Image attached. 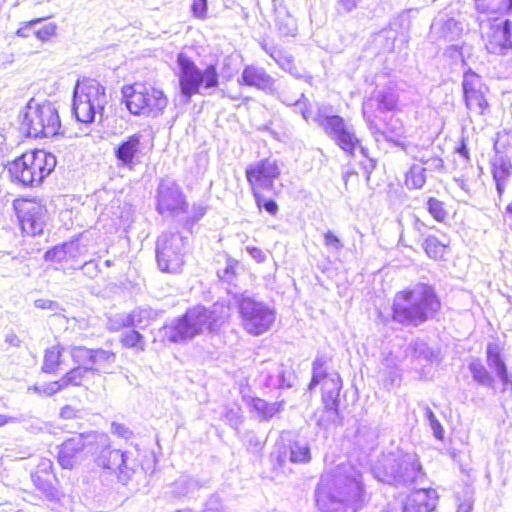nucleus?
Wrapping results in <instances>:
<instances>
[{"instance_id":"5fc2aeb1","label":"nucleus","mask_w":512,"mask_h":512,"mask_svg":"<svg viewBox=\"0 0 512 512\" xmlns=\"http://www.w3.org/2000/svg\"><path fill=\"white\" fill-rule=\"evenodd\" d=\"M68 249H66V243L56 246L45 253V259L50 261L62 262L70 260L68 256Z\"/></svg>"},{"instance_id":"c756f323","label":"nucleus","mask_w":512,"mask_h":512,"mask_svg":"<svg viewBox=\"0 0 512 512\" xmlns=\"http://www.w3.org/2000/svg\"><path fill=\"white\" fill-rule=\"evenodd\" d=\"M145 102H147L148 117H157L163 113L168 104V99L163 91L152 86H145Z\"/></svg>"},{"instance_id":"6e6d98bb","label":"nucleus","mask_w":512,"mask_h":512,"mask_svg":"<svg viewBox=\"0 0 512 512\" xmlns=\"http://www.w3.org/2000/svg\"><path fill=\"white\" fill-rule=\"evenodd\" d=\"M426 417L429 421V424L433 431L434 436L438 440H442L443 436H444V429L430 408L426 409Z\"/></svg>"},{"instance_id":"39448f33","label":"nucleus","mask_w":512,"mask_h":512,"mask_svg":"<svg viewBox=\"0 0 512 512\" xmlns=\"http://www.w3.org/2000/svg\"><path fill=\"white\" fill-rule=\"evenodd\" d=\"M56 158L45 150L22 154L7 166L12 181L26 187L38 186L55 169Z\"/></svg>"},{"instance_id":"c9c22d12","label":"nucleus","mask_w":512,"mask_h":512,"mask_svg":"<svg viewBox=\"0 0 512 512\" xmlns=\"http://www.w3.org/2000/svg\"><path fill=\"white\" fill-rule=\"evenodd\" d=\"M95 373L97 369L89 366H77L68 371L60 380L64 389L69 386H79L82 384L88 373Z\"/></svg>"},{"instance_id":"a211bd4d","label":"nucleus","mask_w":512,"mask_h":512,"mask_svg":"<svg viewBox=\"0 0 512 512\" xmlns=\"http://www.w3.org/2000/svg\"><path fill=\"white\" fill-rule=\"evenodd\" d=\"M245 174L253 195H257V192L273 188L274 181L280 175V168L276 160L267 158L248 166Z\"/></svg>"},{"instance_id":"f03ea898","label":"nucleus","mask_w":512,"mask_h":512,"mask_svg":"<svg viewBox=\"0 0 512 512\" xmlns=\"http://www.w3.org/2000/svg\"><path fill=\"white\" fill-rule=\"evenodd\" d=\"M441 308L434 289L419 283L410 289L396 293L392 306V318L402 325L419 326L434 318Z\"/></svg>"},{"instance_id":"c85d7f7f","label":"nucleus","mask_w":512,"mask_h":512,"mask_svg":"<svg viewBox=\"0 0 512 512\" xmlns=\"http://www.w3.org/2000/svg\"><path fill=\"white\" fill-rule=\"evenodd\" d=\"M87 101L88 98L83 96L82 91H73L72 112L77 121L85 124L94 122L98 115L95 106H90Z\"/></svg>"},{"instance_id":"2eb2a0df","label":"nucleus","mask_w":512,"mask_h":512,"mask_svg":"<svg viewBox=\"0 0 512 512\" xmlns=\"http://www.w3.org/2000/svg\"><path fill=\"white\" fill-rule=\"evenodd\" d=\"M398 104V96L391 89L378 90L363 103V116L371 133L376 136L384 135L376 122V112L384 113L393 111Z\"/></svg>"},{"instance_id":"603ef678","label":"nucleus","mask_w":512,"mask_h":512,"mask_svg":"<svg viewBox=\"0 0 512 512\" xmlns=\"http://www.w3.org/2000/svg\"><path fill=\"white\" fill-rule=\"evenodd\" d=\"M71 357L74 362L78 363V366H91L93 349L86 347H73L70 351Z\"/></svg>"},{"instance_id":"9b49d317","label":"nucleus","mask_w":512,"mask_h":512,"mask_svg":"<svg viewBox=\"0 0 512 512\" xmlns=\"http://www.w3.org/2000/svg\"><path fill=\"white\" fill-rule=\"evenodd\" d=\"M187 238L179 233L164 232L156 243V260L162 272L178 273L184 264Z\"/></svg>"},{"instance_id":"1a4fd4ad","label":"nucleus","mask_w":512,"mask_h":512,"mask_svg":"<svg viewBox=\"0 0 512 512\" xmlns=\"http://www.w3.org/2000/svg\"><path fill=\"white\" fill-rule=\"evenodd\" d=\"M237 306L241 325L251 335L259 336L266 333L275 322V309L246 293L237 297Z\"/></svg>"},{"instance_id":"0e129e2a","label":"nucleus","mask_w":512,"mask_h":512,"mask_svg":"<svg viewBox=\"0 0 512 512\" xmlns=\"http://www.w3.org/2000/svg\"><path fill=\"white\" fill-rule=\"evenodd\" d=\"M324 245L327 248L334 249L339 251L343 248V244L340 239L331 231H327L324 233Z\"/></svg>"},{"instance_id":"4d7b16f0","label":"nucleus","mask_w":512,"mask_h":512,"mask_svg":"<svg viewBox=\"0 0 512 512\" xmlns=\"http://www.w3.org/2000/svg\"><path fill=\"white\" fill-rule=\"evenodd\" d=\"M254 197L259 208L265 209L271 215L277 213L278 205L274 200L266 199L260 192H257V195H254Z\"/></svg>"},{"instance_id":"bf43d9fd","label":"nucleus","mask_w":512,"mask_h":512,"mask_svg":"<svg viewBox=\"0 0 512 512\" xmlns=\"http://www.w3.org/2000/svg\"><path fill=\"white\" fill-rule=\"evenodd\" d=\"M35 484L49 500H55L57 498V491L51 483L42 481L40 478H38L35 480Z\"/></svg>"},{"instance_id":"20e7f679","label":"nucleus","mask_w":512,"mask_h":512,"mask_svg":"<svg viewBox=\"0 0 512 512\" xmlns=\"http://www.w3.org/2000/svg\"><path fill=\"white\" fill-rule=\"evenodd\" d=\"M375 477L388 484L409 485L423 480L425 473L415 453L390 452L373 467Z\"/></svg>"},{"instance_id":"774afa93","label":"nucleus","mask_w":512,"mask_h":512,"mask_svg":"<svg viewBox=\"0 0 512 512\" xmlns=\"http://www.w3.org/2000/svg\"><path fill=\"white\" fill-rule=\"evenodd\" d=\"M456 154L458 155L459 163L463 167H467L470 163V156H469V150L463 141H462L461 145L456 149Z\"/></svg>"},{"instance_id":"0eeeda50","label":"nucleus","mask_w":512,"mask_h":512,"mask_svg":"<svg viewBox=\"0 0 512 512\" xmlns=\"http://www.w3.org/2000/svg\"><path fill=\"white\" fill-rule=\"evenodd\" d=\"M20 130L28 137H52L58 134L61 121L55 105L31 99L21 113Z\"/></svg>"},{"instance_id":"de8ad7c7","label":"nucleus","mask_w":512,"mask_h":512,"mask_svg":"<svg viewBox=\"0 0 512 512\" xmlns=\"http://www.w3.org/2000/svg\"><path fill=\"white\" fill-rule=\"evenodd\" d=\"M423 171L426 172H442L444 170V161L439 156L426 153L419 158V163Z\"/></svg>"},{"instance_id":"412c9836","label":"nucleus","mask_w":512,"mask_h":512,"mask_svg":"<svg viewBox=\"0 0 512 512\" xmlns=\"http://www.w3.org/2000/svg\"><path fill=\"white\" fill-rule=\"evenodd\" d=\"M274 464L283 469L289 461L295 464L308 463L311 459L310 447L302 441H294L289 448L280 446L272 453Z\"/></svg>"},{"instance_id":"a19ab883","label":"nucleus","mask_w":512,"mask_h":512,"mask_svg":"<svg viewBox=\"0 0 512 512\" xmlns=\"http://www.w3.org/2000/svg\"><path fill=\"white\" fill-rule=\"evenodd\" d=\"M280 100L287 106H294L295 111L301 113L304 120L309 121L313 117L310 103L308 99L305 97L304 93H301L300 97L296 100H293L288 96L282 94L280 96Z\"/></svg>"},{"instance_id":"7c9ffc66","label":"nucleus","mask_w":512,"mask_h":512,"mask_svg":"<svg viewBox=\"0 0 512 512\" xmlns=\"http://www.w3.org/2000/svg\"><path fill=\"white\" fill-rule=\"evenodd\" d=\"M131 328L145 329L158 317V312L148 306L136 307L129 312Z\"/></svg>"},{"instance_id":"4c0bfd02","label":"nucleus","mask_w":512,"mask_h":512,"mask_svg":"<svg viewBox=\"0 0 512 512\" xmlns=\"http://www.w3.org/2000/svg\"><path fill=\"white\" fill-rule=\"evenodd\" d=\"M448 244L449 241L446 238L444 240H439L437 237L430 235L425 238L423 248L430 258L440 259L443 257Z\"/></svg>"},{"instance_id":"13d9d810","label":"nucleus","mask_w":512,"mask_h":512,"mask_svg":"<svg viewBox=\"0 0 512 512\" xmlns=\"http://www.w3.org/2000/svg\"><path fill=\"white\" fill-rule=\"evenodd\" d=\"M362 0H337L336 10L338 14H348L355 10Z\"/></svg>"},{"instance_id":"052dcab7","label":"nucleus","mask_w":512,"mask_h":512,"mask_svg":"<svg viewBox=\"0 0 512 512\" xmlns=\"http://www.w3.org/2000/svg\"><path fill=\"white\" fill-rule=\"evenodd\" d=\"M61 390H64V388L60 379L49 383H43L41 396L50 397L60 392Z\"/></svg>"},{"instance_id":"79ce46f5","label":"nucleus","mask_w":512,"mask_h":512,"mask_svg":"<svg viewBox=\"0 0 512 512\" xmlns=\"http://www.w3.org/2000/svg\"><path fill=\"white\" fill-rule=\"evenodd\" d=\"M342 387V380L337 372L331 373V375L322 384V400H325L326 396H331L332 401H339V393Z\"/></svg>"},{"instance_id":"f3484780","label":"nucleus","mask_w":512,"mask_h":512,"mask_svg":"<svg viewBox=\"0 0 512 512\" xmlns=\"http://www.w3.org/2000/svg\"><path fill=\"white\" fill-rule=\"evenodd\" d=\"M462 89L467 109L478 115L485 114L489 108L486 99L488 88L483 83L482 78L469 69L463 75Z\"/></svg>"},{"instance_id":"a18cd8bd","label":"nucleus","mask_w":512,"mask_h":512,"mask_svg":"<svg viewBox=\"0 0 512 512\" xmlns=\"http://www.w3.org/2000/svg\"><path fill=\"white\" fill-rule=\"evenodd\" d=\"M120 343L123 347L133 348L140 352L145 350L144 336L136 329L124 332L120 337Z\"/></svg>"},{"instance_id":"7ed1b4c3","label":"nucleus","mask_w":512,"mask_h":512,"mask_svg":"<svg viewBox=\"0 0 512 512\" xmlns=\"http://www.w3.org/2000/svg\"><path fill=\"white\" fill-rule=\"evenodd\" d=\"M222 321L215 310L195 306L178 318L166 323L159 331L163 340L170 343H185L205 331H216Z\"/></svg>"},{"instance_id":"37998d69","label":"nucleus","mask_w":512,"mask_h":512,"mask_svg":"<svg viewBox=\"0 0 512 512\" xmlns=\"http://www.w3.org/2000/svg\"><path fill=\"white\" fill-rule=\"evenodd\" d=\"M426 183V174L422 166L413 164L406 173L405 184L409 189H421Z\"/></svg>"},{"instance_id":"6ab92c4d","label":"nucleus","mask_w":512,"mask_h":512,"mask_svg":"<svg viewBox=\"0 0 512 512\" xmlns=\"http://www.w3.org/2000/svg\"><path fill=\"white\" fill-rule=\"evenodd\" d=\"M437 505V493L433 489H418L405 499L390 505L388 512H431Z\"/></svg>"},{"instance_id":"49530a36","label":"nucleus","mask_w":512,"mask_h":512,"mask_svg":"<svg viewBox=\"0 0 512 512\" xmlns=\"http://www.w3.org/2000/svg\"><path fill=\"white\" fill-rule=\"evenodd\" d=\"M107 329L118 332L124 328H131L129 312L111 313L107 316Z\"/></svg>"},{"instance_id":"c03bdc74","label":"nucleus","mask_w":512,"mask_h":512,"mask_svg":"<svg viewBox=\"0 0 512 512\" xmlns=\"http://www.w3.org/2000/svg\"><path fill=\"white\" fill-rule=\"evenodd\" d=\"M487 365L496 372L506 368V364L501 357V349L497 343H488L486 348Z\"/></svg>"},{"instance_id":"aec40b11","label":"nucleus","mask_w":512,"mask_h":512,"mask_svg":"<svg viewBox=\"0 0 512 512\" xmlns=\"http://www.w3.org/2000/svg\"><path fill=\"white\" fill-rule=\"evenodd\" d=\"M143 135L135 133L118 144L114 150V155L118 161V165L128 169H133L139 162V157L143 149L141 140Z\"/></svg>"},{"instance_id":"f257e3e1","label":"nucleus","mask_w":512,"mask_h":512,"mask_svg":"<svg viewBox=\"0 0 512 512\" xmlns=\"http://www.w3.org/2000/svg\"><path fill=\"white\" fill-rule=\"evenodd\" d=\"M361 474L351 465L338 466L333 473L321 476L316 489V503L323 512H356L364 501Z\"/></svg>"},{"instance_id":"423d86ee","label":"nucleus","mask_w":512,"mask_h":512,"mask_svg":"<svg viewBox=\"0 0 512 512\" xmlns=\"http://www.w3.org/2000/svg\"><path fill=\"white\" fill-rule=\"evenodd\" d=\"M324 131V133L347 155L354 156L357 148L363 156H367V149L361 145L354 126L339 115L333 114L329 105L318 107L316 114L311 118Z\"/></svg>"},{"instance_id":"680f3d73","label":"nucleus","mask_w":512,"mask_h":512,"mask_svg":"<svg viewBox=\"0 0 512 512\" xmlns=\"http://www.w3.org/2000/svg\"><path fill=\"white\" fill-rule=\"evenodd\" d=\"M202 512H227L221 502V499L212 495L206 502L205 508Z\"/></svg>"},{"instance_id":"6e6552de","label":"nucleus","mask_w":512,"mask_h":512,"mask_svg":"<svg viewBox=\"0 0 512 512\" xmlns=\"http://www.w3.org/2000/svg\"><path fill=\"white\" fill-rule=\"evenodd\" d=\"M177 66L180 93L186 101L196 94H204L201 89L207 91L218 86L219 75L214 65L201 70L186 54L179 53Z\"/></svg>"},{"instance_id":"393cba45","label":"nucleus","mask_w":512,"mask_h":512,"mask_svg":"<svg viewBox=\"0 0 512 512\" xmlns=\"http://www.w3.org/2000/svg\"><path fill=\"white\" fill-rule=\"evenodd\" d=\"M122 95L125 99V104L129 112L133 115L147 116V98H145V85L134 84L132 86H124L122 88Z\"/></svg>"},{"instance_id":"dca6fc26","label":"nucleus","mask_w":512,"mask_h":512,"mask_svg":"<svg viewBox=\"0 0 512 512\" xmlns=\"http://www.w3.org/2000/svg\"><path fill=\"white\" fill-rule=\"evenodd\" d=\"M483 39L489 53L507 55L512 51V21L501 18L490 20Z\"/></svg>"},{"instance_id":"3c124183","label":"nucleus","mask_w":512,"mask_h":512,"mask_svg":"<svg viewBox=\"0 0 512 512\" xmlns=\"http://www.w3.org/2000/svg\"><path fill=\"white\" fill-rule=\"evenodd\" d=\"M66 249L70 260H79L88 253L87 244L82 239H76L66 243Z\"/></svg>"},{"instance_id":"72a5a7b5","label":"nucleus","mask_w":512,"mask_h":512,"mask_svg":"<svg viewBox=\"0 0 512 512\" xmlns=\"http://www.w3.org/2000/svg\"><path fill=\"white\" fill-rule=\"evenodd\" d=\"M275 24L282 36H295L297 32L296 19L284 7L275 10Z\"/></svg>"},{"instance_id":"9d476101","label":"nucleus","mask_w":512,"mask_h":512,"mask_svg":"<svg viewBox=\"0 0 512 512\" xmlns=\"http://www.w3.org/2000/svg\"><path fill=\"white\" fill-rule=\"evenodd\" d=\"M108 445V435L99 432L75 434L58 446V463L64 469H72L82 459L87 450L94 453L98 447Z\"/></svg>"},{"instance_id":"f704fd0d","label":"nucleus","mask_w":512,"mask_h":512,"mask_svg":"<svg viewBox=\"0 0 512 512\" xmlns=\"http://www.w3.org/2000/svg\"><path fill=\"white\" fill-rule=\"evenodd\" d=\"M468 369L472 375L473 380L476 381L479 385L489 388L494 387V378L479 359H473L469 363Z\"/></svg>"},{"instance_id":"a878e982","label":"nucleus","mask_w":512,"mask_h":512,"mask_svg":"<svg viewBox=\"0 0 512 512\" xmlns=\"http://www.w3.org/2000/svg\"><path fill=\"white\" fill-rule=\"evenodd\" d=\"M491 173L498 196L501 197L512 176V162L510 158L504 155H495L491 160Z\"/></svg>"},{"instance_id":"b1692460","label":"nucleus","mask_w":512,"mask_h":512,"mask_svg":"<svg viewBox=\"0 0 512 512\" xmlns=\"http://www.w3.org/2000/svg\"><path fill=\"white\" fill-rule=\"evenodd\" d=\"M462 25L445 14L438 15L431 24V35L436 40L452 42L462 34Z\"/></svg>"},{"instance_id":"cd10ccee","label":"nucleus","mask_w":512,"mask_h":512,"mask_svg":"<svg viewBox=\"0 0 512 512\" xmlns=\"http://www.w3.org/2000/svg\"><path fill=\"white\" fill-rule=\"evenodd\" d=\"M261 47L278 64L281 69L290 73L296 78L302 77V74L298 72V69L294 64L293 57L285 50L276 46L268 45L266 43H262Z\"/></svg>"},{"instance_id":"ddd939ff","label":"nucleus","mask_w":512,"mask_h":512,"mask_svg":"<svg viewBox=\"0 0 512 512\" xmlns=\"http://www.w3.org/2000/svg\"><path fill=\"white\" fill-rule=\"evenodd\" d=\"M97 451H100L96 458L98 466L117 473L119 480L122 482H126L131 478L137 463L129 453L122 452L119 449H111L109 438L108 445L106 447H98L94 450V453Z\"/></svg>"},{"instance_id":"4be33fe9","label":"nucleus","mask_w":512,"mask_h":512,"mask_svg":"<svg viewBox=\"0 0 512 512\" xmlns=\"http://www.w3.org/2000/svg\"><path fill=\"white\" fill-rule=\"evenodd\" d=\"M74 91H82L83 96L88 98V104L95 106V111L102 117L105 106L108 103V98L105 92V87L95 79L84 78L78 80Z\"/></svg>"},{"instance_id":"2f4dec72","label":"nucleus","mask_w":512,"mask_h":512,"mask_svg":"<svg viewBox=\"0 0 512 512\" xmlns=\"http://www.w3.org/2000/svg\"><path fill=\"white\" fill-rule=\"evenodd\" d=\"M324 410L317 420V424L325 429L331 425L340 423L339 415V401H332L331 396H326L325 400H322Z\"/></svg>"},{"instance_id":"864d4df0","label":"nucleus","mask_w":512,"mask_h":512,"mask_svg":"<svg viewBox=\"0 0 512 512\" xmlns=\"http://www.w3.org/2000/svg\"><path fill=\"white\" fill-rule=\"evenodd\" d=\"M115 361V354L108 350L96 349L93 350L92 364L90 367L94 365L103 366L105 364H112Z\"/></svg>"},{"instance_id":"f8f14e48","label":"nucleus","mask_w":512,"mask_h":512,"mask_svg":"<svg viewBox=\"0 0 512 512\" xmlns=\"http://www.w3.org/2000/svg\"><path fill=\"white\" fill-rule=\"evenodd\" d=\"M13 206L24 233L31 236L43 233L49 220L45 205L35 199H16Z\"/></svg>"},{"instance_id":"e433bc0d","label":"nucleus","mask_w":512,"mask_h":512,"mask_svg":"<svg viewBox=\"0 0 512 512\" xmlns=\"http://www.w3.org/2000/svg\"><path fill=\"white\" fill-rule=\"evenodd\" d=\"M329 361V358L325 355H317L312 364V379L309 384V389L312 390L319 383L326 381V379L331 375L326 370V365Z\"/></svg>"},{"instance_id":"09e8293b","label":"nucleus","mask_w":512,"mask_h":512,"mask_svg":"<svg viewBox=\"0 0 512 512\" xmlns=\"http://www.w3.org/2000/svg\"><path fill=\"white\" fill-rule=\"evenodd\" d=\"M198 482L189 477H180L174 483L173 493L178 497L187 496L198 489Z\"/></svg>"},{"instance_id":"69168bd1","label":"nucleus","mask_w":512,"mask_h":512,"mask_svg":"<svg viewBox=\"0 0 512 512\" xmlns=\"http://www.w3.org/2000/svg\"><path fill=\"white\" fill-rule=\"evenodd\" d=\"M192 12L197 18H205L207 13V0H193Z\"/></svg>"},{"instance_id":"5701e85b","label":"nucleus","mask_w":512,"mask_h":512,"mask_svg":"<svg viewBox=\"0 0 512 512\" xmlns=\"http://www.w3.org/2000/svg\"><path fill=\"white\" fill-rule=\"evenodd\" d=\"M74 91H82L83 96L88 98V104L95 106V111L102 117L105 106L108 103V98L105 92V87L95 79L84 78L78 80Z\"/></svg>"},{"instance_id":"ea45409f","label":"nucleus","mask_w":512,"mask_h":512,"mask_svg":"<svg viewBox=\"0 0 512 512\" xmlns=\"http://www.w3.org/2000/svg\"><path fill=\"white\" fill-rule=\"evenodd\" d=\"M397 37V32L392 28H384L374 35V45L383 52L391 51L394 48V43Z\"/></svg>"},{"instance_id":"bb28decb","label":"nucleus","mask_w":512,"mask_h":512,"mask_svg":"<svg viewBox=\"0 0 512 512\" xmlns=\"http://www.w3.org/2000/svg\"><path fill=\"white\" fill-rule=\"evenodd\" d=\"M239 82L263 91L272 90L274 85V79L265 69L254 65H248L243 69Z\"/></svg>"},{"instance_id":"4468645a","label":"nucleus","mask_w":512,"mask_h":512,"mask_svg":"<svg viewBox=\"0 0 512 512\" xmlns=\"http://www.w3.org/2000/svg\"><path fill=\"white\" fill-rule=\"evenodd\" d=\"M156 208L161 215L185 213L188 208L185 195L175 180L162 179L157 187Z\"/></svg>"},{"instance_id":"e2e57ef3","label":"nucleus","mask_w":512,"mask_h":512,"mask_svg":"<svg viewBox=\"0 0 512 512\" xmlns=\"http://www.w3.org/2000/svg\"><path fill=\"white\" fill-rule=\"evenodd\" d=\"M55 31L56 25L53 23H47L43 25L41 28L35 30L34 33L38 39L46 41L55 34Z\"/></svg>"},{"instance_id":"473e14b6","label":"nucleus","mask_w":512,"mask_h":512,"mask_svg":"<svg viewBox=\"0 0 512 512\" xmlns=\"http://www.w3.org/2000/svg\"><path fill=\"white\" fill-rule=\"evenodd\" d=\"M281 403H269L260 398H252L250 401L251 412L255 413L257 418L261 421L270 420L275 414L280 411Z\"/></svg>"},{"instance_id":"338daca9","label":"nucleus","mask_w":512,"mask_h":512,"mask_svg":"<svg viewBox=\"0 0 512 512\" xmlns=\"http://www.w3.org/2000/svg\"><path fill=\"white\" fill-rule=\"evenodd\" d=\"M236 263L228 262L223 270L218 271V277L226 282H232L235 277Z\"/></svg>"},{"instance_id":"58836bf2","label":"nucleus","mask_w":512,"mask_h":512,"mask_svg":"<svg viewBox=\"0 0 512 512\" xmlns=\"http://www.w3.org/2000/svg\"><path fill=\"white\" fill-rule=\"evenodd\" d=\"M61 353L62 347L59 344L46 349L42 365V371L44 373L53 374L57 371L60 364Z\"/></svg>"},{"instance_id":"8fccbe9b","label":"nucleus","mask_w":512,"mask_h":512,"mask_svg":"<svg viewBox=\"0 0 512 512\" xmlns=\"http://www.w3.org/2000/svg\"><path fill=\"white\" fill-rule=\"evenodd\" d=\"M426 208L429 214L438 222H443L448 216V211L445 208L444 202L430 197L426 203Z\"/></svg>"}]
</instances>
